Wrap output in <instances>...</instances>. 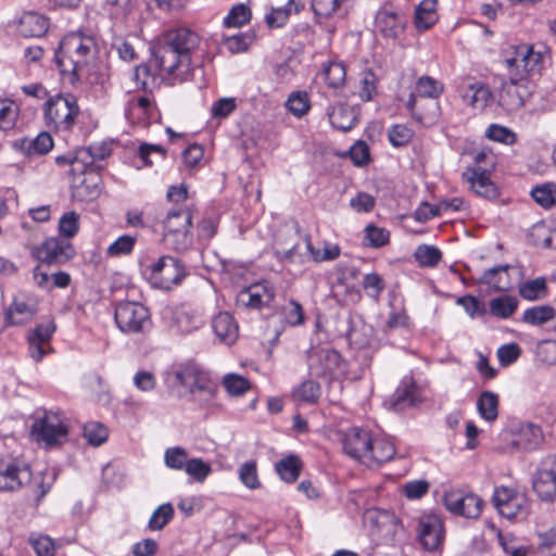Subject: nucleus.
<instances>
[{
	"instance_id": "f257e3e1",
	"label": "nucleus",
	"mask_w": 556,
	"mask_h": 556,
	"mask_svg": "<svg viewBox=\"0 0 556 556\" xmlns=\"http://www.w3.org/2000/svg\"><path fill=\"white\" fill-rule=\"evenodd\" d=\"M200 45V37L189 28L168 30L152 50L153 60L161 74L173 81H186L192 75V53Z\"/></svg>"
},
{
	"instance_id": "f03ea898",
	"label": "nucleus",
	"mask_w": 556,
	"mask_h": 556,
	"mask_svg": "<svg viewBox=\"0 0 556 556\" xmlns=\"http://www.w3.org/2000/svg\"><path fill=\"white\" fill-rule=\"evenodd\" d=\"M99 52L96 38L78 30L65 35L54 53V61L64 79L76 84L87 79Z\"/></svg>"
},
{
	"instance_id": "7ed1b4c3",
	"label": "nucleus",
	"mask_w": 556,
	"mask_h": 556,
	"mask_svg": "<svg viewBox=\"0 0 556 556\" xmlns=\"http://www.w3.org/2000/svg\"><path fill=\"white\" fill-rule=\"evenodd\" d=\"M443 92V85L430 76H421L410 93L406 108L412 116L421 124L434 122L439 113L435 101Z\"/></svg>"
},
{
	"instance_id": "20e7f679",
	"label": "nucleus",
	"mask_w": 556,
	"mask_h": 556,
	"mask_svg": "<svg viewBox=\"0 0 556 556\" xmlns=\"http://www.w3.org/2000/svg\"><path fill=\"white\" fill-rule=\"evenodd\" d=\"M192 219L193 211L188 206L168 211L163 219L162 235L168 249L184 253L192 247L194 241Z\"/></svg>"
},
{
	"instance_id": "39448f33",
	"label": "nucleus",
	"mask_w": 556,
	"mask_h": 556,
	"mask_svg": "<svg viewBox=\"0 0 556 556\" xmlns=\"http://www.w3.org/2000/svg\"><path fill=\"white\" fill-rule=\"evenodd\" d=\"M150 285L160 290L169 291L179 286L187 276L185 264L172 255H163L144 269Z\"/></svg>"
},
{
	"instance_id": "423d86ee",
	"label": "nucleus",
	"mask_w": 556,
	"mask_h": 556,
	"mask_svg": "<svg viewBox=\"0 0 556 556\" xmlns=\"http://www.w3.org/2000/svg\"><path fill=\"white\" fill-rule=\"evenodd\" d=\"M79 114L77 100L72 94H56L45 104L46 125L55 130L68 131Z\"/></svg>"
},
{
	"instance_id": "0eeeda50",
	"label": "nucleus",
	"mask_w": 556,
	"mask_h": 556,
	"mask_svg": "<svg viewBox=\"0 0 556 556\" xmlns=\"http://www.w3.org/2000/svg\"><path fill=\"white\" fill-rule=\"evenodd\" d=\"M167 382L170 387L186 388L192 399H197L198 391L212 390L208 379L211 375L195 363H185L174 366L166 371Z\"/></svg>"
},
{
	"instance_id": "6e6552de",
	"label": "nucleus",
	"mask_w": 556,
	"mask_h": 556,
	"mask_svg": "<svg viewBox=\"0 0 556 556\" xmlns=\"http://www.w3.org/2000/svg\"><path fill=\"white\" fill-rule=\"evenodd\" d=\"M114 318L119 330L127 334L144 333L152 326L148 307L139 302L124 301L117 303Z\"/></svg>"
},
{
	"instance_id": "1a4fd4ad",
	"label": "nucleus",
	"mask_w": 556,
	"mask_h": 556,
	"mask_svg": "<svg viewBox=\"0 0 556 556\" xmlns=\"http://www.w3.org/2000/svg\"><path fill=\"white\" fill-rule=\"evenodd\" d=\"M543 62V54L527 45L517 47L514 55L504 60L509 75L525 81L527 77L541 73Z\"/></svg>"
},
{
	"instance_id": "9d476101",
	"label": "nucleus",
	"mask_w": 556,
	"mask_h": 556,
	"mask_svg": "<svg viewBox=\"0 0 556 556\" xmlns=\"http://www.w3.org/2000/svg\"><path fill=\"white\" fill-rule=\"evenodd\" d=\"M68 429L62 416L54 412L37 413L31 426V435L37 442L51 446L60 443L67 435Z\"/></svg>"
},
{
	"instance_id": "9b49d317",
	"label": "nucleus",
	"mask_w": 556,
	"mask_h": 556,
	"mask_svg": "<svg viewBox=\"0 0 556 556\" xmlns=\"http://www.w3.org/2000/svg\"><path fill=\"white\" fill-rule=\"evenodd\" d=\"M307 364L311 375L317 378L331 379L344 370L341 355L328 348L311 349L307 353Z\"/></svg>"
},
{
	"instance_id": "f8f14e48",
	"label": "nucleus",
	"mask_w": 556,
	"mask_h": 556,
	"mask_svg": "<svg viewBox=\"0 0 556 556\" xmlns=\"http://www.w3.org/2000/svg\"><path fill=\"white\" fill-rule=\"evenodd\" d=\"M417 542L422 549L435 552L444 542V528L441 518L435 514H422L416 528Z\"/></svg>"
},
{
	"instance_id": "ddd939ff",
	"label": "nucleus",
	"mask_w": 556,
	"mask_h": 556,
	"mask_svg": "<svg viewBox=\"0 0 556 556\" xmlns=\"http://www.w3.org/2000/svg\"><path fill=\"white\" fill-rule=\"evenodd\" d=\"M532 486L544 501H552L556 495V455L546 456L540 463L533 478Z\"/></svg>"
},
{
	"instance_id": "4468645a",
	"label": "nucleus",
	"mask_w": 556,
	"mask_h": 556,
	"mask_svg": "<svg viewBox=\"0 0 556 556\" xmlns=\"http://www.w3.org/2000/svg\"><path fill=\"white\" fill-rule=\"evenodd\" d=\"M275 298V288L268 281H261L243 288L236 298L238 307L261 309L268 306Z\"/></svg>"
},
{
	"instance_id": "2eb2a0df",
	"label": "nucleus",
	"mask_w": 556,
	"mask_h": 556,
	"mask_svg": "<svg viewBox=\"0 0 556 556\" xmlns=\"http://www.w3.org/2000/svg\"><path fill=\"white\" fill-rule=\"evenodd\" d=\"M443 501L446 509L455 515L477 518L481 514L482 501L475 494L452 490L444 494Z\"/></svg>"
},
{
	"instance_id": "dca6fc26",
	"label": "nucleus",
	"mask_w": 556,
	"mask_h": 556,
	"mask_svg": "<svg viewBox=\"0 0 556 556\" xmlns=\"http://www.w3.org/2000/svg\"><path fill=\"white\" fill-rule=\"evenodd\" d=\"M75 254L73 245L62 238L47 239L36 251L35 256L41 264L61 265Z\"/></svg>"
},
{
	"instance_id": "f3484780",
	"label": "nucleus",
	"mask_w": 556,
	"mask_h": 556,
	"mask_svg": "<svg viewBox=\"0 0 556 556\" xmlns=\"http://www.w3.org/2000/svg\"><path fill=\"white\" fill-rule=\"evenodd\" d=\"M530 94L527 81L510 76V81L503 86L498 102L507 111H517L525 105Z\"/></svg>"
},
{
	"instance_id": "a211bd4d",
	"label": "nucleus",
	"mask_w": 556,
	"mask_h": 556,
	"mask_svg": "<svg viewBox=\"0 0 556 556\" xmlns=\"http://www.w3.org/2000/svg\"><path fill=\"white\" fill-rule=\"evenodd\" d=\"M371 434L369 431L352 427L342 434L343 451L351 458L362 462L370 446Z\"/></svg>"
},
{
	"instance_id": "6ab92c4d",
	"label": "nucleus",
	"mask_w": 556,
	"mask_h": 556,
	"mask_svg": "<svg viewBox=\"0 0 556 556\" xmlns=\"http://www.w3.org/2000/svg\"><path fill=\"white\" fill-rule=\"evenodd\" d=\"M31 478L28 466L10 462L0 465V491H15Z\"/></svg>"
},
{
	"instance_id": "aec40b11",
	"label": "nucleus",
	"mask_w": 556,
	"mask_h": 556,
	"mask_svg": "<svg viewBox=\"0 0 556 556\" xmlns=\"http://www.w3.org/2000/svg\"><path fill=\"white\" fill-rule=\"evenodd\" d=\"M406 20L392 7H383L376 14V26L387 38H397L403 34Z\"/></svg>"
},
{
	"instance_id": "412c9836",
	"label": "nucleus",
	"mask_w": 556,
	"mask_h": 556,
	"mask_svg": "<svg viewBox=\"0 0 556 556\" xmlns=\"http://www.w3.org/2000/svg\"><path fill=\"white\" fill-rule=\"evenodd\" d=\"M493 503L498 513L508 519L515 518L523 507L525 497L514 490L501 486L493 494Z\"/></svg>"
},
{
	"instance_id": "4be33fe9",
	"label": "nucleus",
	"mask_w": 556,
	"mask_h": 556,
	"mask_svg": "<svg viewBox=\"0 0 556 556\" xmlns=\"http://www.w3.org/2000/svg\"><path fill=\"white\" fill-rule=\"evenodd\" d=\"M458 93L465 102L475 109H484L491 99V90L488 86L480 81L463 79L458 87Z\"/></svg>"
},
{
	"instance_id": "5701e85b",
	"label": "nucleus",
	"mask_w": 556,
	"mask_h": 556,
	"mask_svg": "<svg viewBox=\"0 0 556 556\" xmlns=\"http://www.w3.org/2000/svg\"><path fill=\"white\" fill-rule=\"evenodd\" d=\"M464 179L470 185V189L486 200H495L498 197L496 186L491 181L485 169L467 168L463 174Z\"/></svg>"
},
{
	"instance_id": "b1692460",
	"label": "nucleus",
	"mask_w": 556,
	"mask_h": 556,
	"mask_svg": "<svg viewBox=\"0 0 556 556\" xmlns=\"http://www.w3.org/2000/svg\"><path fill=\"white\" fill-rule=\"evenodd\" d=\"M419 401V392L413 377H404L391 400V405L395 410H403L415 405Z\"/></svg>"
},
{
	"instance_id": "393cba45",
	"label": "nucleus",
	"mask_w": 556,
	"mask_h": 556,
	"mask_svg": "<svg viewBox=\"0 0 556 556\" xmlns=\"http://www.w3.org/2000/svg\"><path fill=\"white\" fill-rule=\"evenodd\" d=\"M394 455L395 447L390 440L371 437L369 451L365 454L362 463L368 466L374 464L380 465L391 460Z\"/></svg>"
},
{
	"instance_id": "a878e982",
	"label": "nucleus",
	"mask_w": 556,
	"mask_h": 556,
	"mask_svg": "<svg viewBox=\"0 0 556 556\" xmlns=\"http://www.w3.org/2000/svg\"><path fill=\"white\" fill-rule=\"evenodd\" d=\"M49 28L48 18L36 12L24 13L17 26V33L25 37H40L47 33Z\"/></svg>"
},
{
	"instance_id": "bb28decb",
	"label": "nucleus",
	"mask_w": 556,
	"mask_h": 556,
	"mask_svg": "<svg viewBox=\"0 0 556 556\" xmlns=\"http://www.w3.org/2000/svg\"><path fill=\"white\" fill-rule=\"evenodd\" d=\"M14 147L26 156H36L48 153L53 147V139L48 132H40L37 137L24 138L15 141Z\"/></svg>"
},
{
	"instance_id": "cd10ccee",
	"label": "nucleus",
	"mask_w": 556,
	"mask_h": 556,
	"mask_svg": "<svg viewBox=\"0 0 556 556\" xmlns=\"http://www.w3.org/2000/svg\"><path fill=\"white\" fill-rule=\"evenodd\" d=\"M216 337L226 344L233 343L238 338V325L227 312L218 313L212 321Z\"/></svg>"
},
{
	"instance_id": "c85d7f7f",
	"label": "nucleus",
	"mask_w": 556,
	"mask_h": 556,
	"mask_svg": "<svg viewBox=\"0 0 556 556\" xmlns=\"http://www.w3.org/2000/svg\"><path fill=\"white\" fill-rule=\"evenodd\" d=\"M327 114L332 127L341 131L351 130L357 123L355 110L346 104L332 106Z\"/></svg>"
},
{
	"instance_id": "c756f323",
	"label": "nucleus",
	"mask_w": 556,
	"mask_h": 556,
	"mask_svg": "<svg viewBox=\"0 0 556 556\" xmlns=\"http://www.w3.org/2000/svg\"><path fill=\"white\" fill-rule=\"evenodd\" d=\"M510 269L509 265H498L492 268L486 269L481 278L479 279V283L485 285L494 291H505L509 289V274Z\"/></svg>"
},
{
	"instance_id": "7c9ffc66",
	"label": "nucleus",
	"mask_w": 556,
	"mask_h": 556,
	"mask_svg": "<svg viewBox=\"0 0 556 556\" xmlns=\"http://www.w3.org/2000/svg\"><path fill=\"white\" fill-rule=\"evenodd\" d=\"M320 395V384L312 379L303 381L291 392V399L296 405H314L318 402Z\"/></svg>"
},
{
	"instance_id": "2f4dec72",
	"label": "nucleus",
	"mask_w": 556,
	"mask_h": 556,
	"mask_svg": "<svg viewBox=\"0 0 556 556\" xmlns=\"http://www.w3.org/2000/svg\"><path fill=\"white\" fill-rule=\"evenodd\" d=\"M543 440V433L539 426L533 424L522 425L513 445L520 450L531 451L536 448Z\"/></svg>"
},
{
	"instance_id": "473e14b6",
	"label": "nucleus",
	"mask_w": 556,
	"mask_h": 556,
	"mask_svg": "<svg viewBox=\"0 0 556 556\" xmlns=\"http://www.w3.org/2000/svg\"><path fill=\"white\" fill-rule=\"evenodd\" d=\"M519 301L516 296L504 294L493 298L489 302V312L500 319L510 318L518 308Z\"/></svg>"
},
{
	"instance_id": "72a5a7b5",
	"label": "nucleus",
	"mask_w": 556,
	"mask_h": 556,
	"mask_svg": "<svg viewBox=\"0 0 556 556\" xmlns=\"http://www.w3.org/2000/svg\"><path fill=\"white\" fill-rule=\"evenodd\" d=\"M303 463L299 456L290 454L281 458L276 465L275 469L281 480L287 483H293L299 478Z\"/></svg>"
},
{
	"instance_id": "f704fd0d",
	"label": "nucleus",
	"mask_w": 556,
	"mask_h": 556,
	"mask_svg": "<svg viewBox=\"0 0 556 556\" xmlns=\"http://www.w3.org/2000/svg\"><path fill=\"white\" fill-rule=\"evenodd\" d=\"M437 0H422L415 11V25L419 30H427L438 21Z\"/></svg>"
},
{
	"instance_id": "c9c22d12",
	"label": "nucleus",
	"mask_w": 556,
	"mask_h": 556,
	"mask_svg": "<svg viewBox=\"0 0 556 556\" xmlns=\"http://www.w3.org/2000/svg\"><path fill=\"white\" fill-rule=\"evenodd\" d=\"M477 409L481 418L493 422L498 417V395L492 391H483L478 397Z\"/></svg>"
},
{
	"instance_id": "e433bc0d",
	"label": "nucleus",
	"mask_w": 556,
	"mask_h": 556,
	"mask_svg": "<svg viewBox=\"0 0 556 556\" xmlns=\"http://www.w3.org/2000/svg\"><path fill=\"white\" fill-rule=\"evenodd\" d=\"M35 309L23 301H14L7 311L5 319L9 325L20 326L29 321Z\"/></svg>"
},
{
	"instance_id": "4c0bfd02",
	"label": "nucleus",
	"mask_w": 556,
	"mask_h": 556,
	"mask_svg": "<svg viewBox=\"0 0 556 556\" xmlns=\"http://www.w3.org/2000/svg\"><path fill=\"white\" fill-rule=\"evenodd\" d=\"M555 316V308L551 305H538L523 312L522 321L532 326H541L554 319Z\"/></svg>"
},
{
	"instance_id": "58836bf2",
	"label": "nucleus",
	"mask_w": 556,
	"mask_h": 556,
	"mask_svg": "<svg viewBox=\"0 0 556 556\" xmlns=\"http://www.w3.org/2000/svg\"><path fill=\"white\" fill-rule=\"evenodd\" d=\"M547 293L546 279L538 277L527 280L519 285V294L528 301H536L543 299Z\"/></svg>"
},
{
	"instance_id": "ea45409f",
	"label": "nucleus",
	"mask_w": 556,
	"mask_h": 556,
	"mask_svg": "<svg viewBox=\"0 0 556 556\" xmlns=\"http://www.w3.org/2000/svg\"><path fill=\"white\" fill-rule=\"evenodd\" d=\"M323 75L327 85L337 89L344 85L346 70L342 62L331 61L324 65Z\"/></svg>"
},
{
	"instance_id": "a19ab883",
	"label": "nucleus",
	"mask_w": 556,
	"mask_h": 556,
	"mask_svg": "<svg viewBox=\"0 0 556 556\" xmlns=\"http://www.w3.org/2000/svg\"><path fill=\"white\" fill-rule=\"evenodd\" d=\"M414 257L421 267H435L442 260V252L432 245H418L414 252Z\"/></svg>"
},
{
	"instance_id": "79ce46f5",
	"label": "nucleus",
	"mask_w": 556,
	"mask_h": 556,
	"mask_svg": "<svg viewBox=\"0 0 556 556\" xmlns=\"http://www.w3.org/2000/svg\"><path fill=\"white\" fill-rule=\"evenodd\" d=\"M531 197L543 208L555 206L556 185L547 182L531 190Z\"/></svg>"
},
{
	"instance_id": "37998d69",
	"label": "nucleus",
	"mask_w": 556,
	"mask_h": 556,
	"mask_svg": "<svg viewBox=\"0 0 556 556\" xmlns=\"http://www.w3.org/2000/svg\"><path fill=\"white\" fill-rule=\"evenodd\" d=\"M174 517V507L170 503L160 505L151 515L148 528L151 531L162 530Z\"/></svg>"
},
{
	"instance_id": "c03bdc74",
	"label": "nucleus",
	"mask_w": 556,
	"mask_h": 556,
	"mask_svg": "<svg viewBox=\"0 0 556 556\" xmlns=\"http://www.w3.org/2000/svg\"><path fill=\"white\" fill-rule=\"evenodd\" d=\"M218 217L214 215L203 216L197 225V238L200 243L208 242L218 230Z\"/></svg>"
},
{
	"instance_id": "a18cd8bd",
	"label": "nucleus",
	"mask_w": 556,
	"mask_h": 556,
	"mask_svg": "<svg viewBox=\"0 0 556 556\" xmlns=\"http://www.w3.org/2000/svg\"><path fill=\"white\" fill-rule=\"evenodd\" d=\"M18 113V106L13 101L1 100L0 130H11L16 124Z\"/></svg>"
},
{
	"instance_id": "49530a36",
	"label": "nucleus",
	"mask_w": 556,
	"mask_h": 556,
	"mask_svg": "<svg viewBox=\"0 0 556 556\" xmlns=\"http://www.w3.org/2000/svg\"><path fill=\"white\" fill-rule=\"evenodd\" d=\"M485 137L492 141L511 146L517 141V135L506 126L491 124L485 130Z\"/></svg>"
},
{
	"instance_id": "de8ad7c7",
	"label": "nucleus",
	"mask_w": 556,
	"mask_h": 556,
	"mask_svg": "<svg viewBox=\"0 0 556 556\" xmlns=\"http://www.w3.org/2000/svg\"><path fill=\"white\" fill-rule=\"evenodd\" d=\"M79 230V215L70 211L64 213L59 220V232L62 239H71L76 236Z\"/></svg>"
},
{
	"instance_id": "09e8293b",
	"label": "nucleus",
	"mask_w": 556,
	"mask_h": 556,
	"mask_svg": "<svg viewBox=\"0 0 556 556\" xmlns=\"http://www.w3.org/2000/svg\"><path fill=\"white\" fill-rule=\"evenodd\" d=\"M112 152L111 146L106 142H100L89 146L87 149L80 151L81 161L87 164V167L92 165L94 161H101L108 157Z\"/></svg>"
},
{
	"instance_id": "8fccbe9b",
	"label": "nucleus",
	"mask_w": 556,
	"mask_h": 556,
	"mask_svg": "<svg viewBox=\"0 0 556 556\" xmlns=\"http://www.w3.org/2000/svg\"><path fill=\"white\" fill-rule=\"evenodd\" d=\"M188 459L187 451L180 446L168 447L164 453V463L170 469L185 470Z\"/></svg>"
},
{
	"instance_id": "3c124183",
	"label": "nucleus",
	"mask_w": 556,
	"mask_h": 556,
	"mask_svg": "<svg viewBox=\"0 0 556 556\" xmlns=\"http://www.w3.org/2000/svg\"><path fill=\"white\" fill-rule=\"evenodd\" d=\"M223 386L230 395H242L250 389L247 378L237 374H227L223 378Z\"/></svg>"
},
{
	"instance_id": "603ef678",
	"label": "nucleus",
	"mask_w": 556,
	"mask_h": 556,
	"mask_svg": "<svg viewBox=\"0 0 556 556\" xmlns=\"http://www.w3.org/2000/svg\"><path fill=\"white\" fill-rule=\"evenodd\" d=\"M239 480L250 490L261 486L257 476V466L255 460L243 463L239 468Z\"/></svg>"
},
{
	"instance_id": "864d4df0",
	"label": "nucleus",
	"mask_w": 556,
	"mask_h": 556,
	"mask_svg": "<svg viewBox=\"0 0 556 556\" xmlns=\"http://www.w3.org/2000/svg\"><path fill=\"white\" fill-rule=\"evenodd\" d=\"M185 471L188 476L198 482H204L205 479L212 472V468L208 463H205L202 458H190L185 467Z\"/></svg>"
},
{
	"instance_id": "5fc2aeb1",
	"label": "nucleus",
	"mask_w": 556,
	"mask_h": 556,
	"mask_svg": "<svg viewBox=\"0 0 556 556\" xmlns=\"http://www.w3.org/2000/svg\"><path fill=\"white\" fill-rule=\"evenodd\" d=\"M109 432L106 427L100 422H88L84 426V437L89 444L100 446L108 439Z\"/></svg>"
},
{
	"instance_id": "6e6d98bb",
	"label": "nucleus",
	"mask_w": 556,
	"mask_h": 556,
	"mask_svg": "<svg viewBox=\"0 0 556 556\" xmlns=\"http://www.w3.org/2000/svg\"><path fill=\"white\" fill-rule=\"evenodd\" d=\"M136 241V237L123 235L109 245L106 254L109 256L128 255L132 252Z\"/></svg>"
},
{
	"instance_id": "4d7b16f0",
	"label": "nucleus",
	"mask_w": 556,
	"mask_h": 556,
	"mask_svg": "<svg viewBox=\"0 0 556 556\" xmlns=\"http://www.w3.org/2000/svg\"><path fill=\"white\" fill-rule=\"evenodd\" d=\"M286 105L296 117H302L309 110V100L306 92H293L289 96Z\"/></svg>"
},
{
	"instance_id": "13d9d810",
	"label": "nucleus",
	"mask_w": 556,
	"mask_h": 556,
	"mask_svg": "<svg viewBox=\"0 0 556 556\" xmlns=\"http://www.w3.org/2000/svg\"><path fill=\"white\" fill-rule=\"evenodd\" d=\"M252 41V35L247 33H238L225 37L224 45L230 53L235 54L244 52L251 46Z\"/></svg>"
},
{
	"instance_id": "bf43d9fd",
	"label": "nucleus",
	"mask_w": 556,
	"mask_h": 556,
	"mask_svg": "<svg viewBox=\"0 0 556 556\" xmlns=\"http://www.w3.org/2000/svg\"><path fill=\"white\" fill-rule=\"evenodd\" d=\"M365 239L368 247L378 249L389 242L390 232L383 227L368 225L365 228Z\"/></svg>"
},
{
	"instance_id": "052dcab7",
	"label": "nucleus",
	"mask_w": 556,
	"mask_h": 556,
	"mask_svg": "<svg viewBox=\"0 0 556 556\" xmlns=\"http://www.w3.org/2000/svg\"><path fill=\"white\" fill-rule=\"evenodd\" d=\"M237 109L236 98L225 97L215 101L211 106V115L216 119H224L230 116Z\"/></svg>"
},
{
	"instance_id": "680f3d73",
	"label": "nucleus",
	"mask_w": 556,
	"mask_h": 556,
	"mask_svg": "<svg viewBox=\"0 0 556 556\" xmlns=\"http://www.w3.org/2000/svg\"><path fill=\"white\" fill-rule=\"evenodd\" d=\"M251 18V11L244 4L235 5L224 20L227 27H240L248 23Z\"/></svg>"
},
{
	"instance_id": "e2e57ef3",
	"label": "nucleus",
	"mask_w": 556,
	"mask_h": 556,
	"mask_svg": "<svg viewBox=\"0 0 556 556\" xmlns=\"http://www.w3.org/2000/svg\"><path fill=\"white\" fill-rule=\"evenodd\" d=\"M363 288L369 298L378 300L386 288V283L379 274L369 273L363 279Z\"/></svg>"
},
{
	"instance_id": "0e129e2a",
	"label": "nucleus",
	"mask_w": 556,
	"mask_h": 556,
	"mask_svg": "<svg viewBox=\"0 0 556 556\" xmlns=\"http://www.w3.org/2000/svg\"><path fill=\"white\" fill-rule=\"evenodd\" d=\"M456 304L462 306L471 318L482 316L486 312L484 304L471 294L457 298Z\"/></svg>"
},
{
	"instance_id": "69168bd1",
	"label": "nucleus",
	"mask_w": 556,
	"mask_h": 556,
	"mask_svg": "<svg viewBox=\"0 0 556 556\" xmlns=\"http://www.w3.org/2000/svg\"><path fill=\"white\" fill-rule=\"evenodd\" d=\"M390 143L393 147H404L412 140L414 131L405 125H394L388 131Z\"/></svg>"
},
{
	"instance_id": "338daca9",
	"label": "nucleus",
	"mask_w": 556,
	"mask_h": 556,
	"mask_svg": "<svg viewBox=\"0 0 556 556\" xmlns=\"http://www.w3.org/2000/svg\"><path fill=\"white\" fill-rule=\"evenodd\" d=\"M30 543L37 556H54L55 545L48 535L30 536Z\"/></svg>"
},
{
	"instance_id": "774afa93",
	"label": "nucleus",
	"mask_w": 556,
	"mask_h": 556,
	"mask_svg": "<svg viewBox=\"0 0 556 556\" xmlns=\"http://www.w3.org/2000/svg\"><path fill=\"white\" fill-rule=\"evenodd\" d=\"M521 350L516 343L504 344L497 350V358L502 366L511 365L519 358Z\"/></svg>"
}]
</instances>
